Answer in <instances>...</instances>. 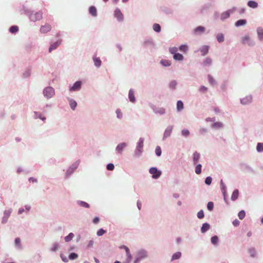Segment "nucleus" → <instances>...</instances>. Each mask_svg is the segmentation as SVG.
Returning <instances> with one entry per match:
<instances>
[{"label":"nucleus","mask_w":263,"mask_h":263,"mask_svg":"<svg viewBox=\"0 0 263 263\" xmlns=\"http://www.w3.org/2000/svg\"><path fill=\"white\" fill-rule=\"evenodd\" d=\"M207 208L209 210L212 211L214 208V203L213 202H209L207 204Z\"/></svg>","instance_id":"79ce46f5"},{"label":"nucleus","mask_w":263,"mask_h":263,"mask_svg":"<svg viewBox=\"0 0 263 263\" xmlns=\"http://www.w3.org/2000/svg\"><path fill=\"white\" fill-rule=\"evenodd\" d=\"M29 181L30 182H32L33 183V182H36L37 181V180L34 178L31 177L29 178Z\"/></svg>","instance_id":"0e129e2a"},{"label":"nucleus","mask_w":263,"mask_h":263,"mask_svg":"<svg viewBox=\"0 0 263 263\" xmlns=\"http://www.w3.org/2000/svg\"><path fill=\"white\" fill-rule=\"evenodd\" d=\"M181 254L180 252H176L175 254H174L172 256V259L175 260V259H179L181 257Z\"/></svg>","instance_id":"7c9ffc66"},{"label":"nucleus","mask_w":263,"mask_h":263,"mask_svg":"<svg viewBox=\"0 0 263 263\" xmlns=\"http://www.w3.org/2000/svg\"><path fill=\"white\" fill-rule=\"evenodd\" d=\"M78 203L80 205L85 207V208H88L89 206V204L84 201H80L78 202Z\"/></svg>","instance_id":"37998d69"},{"label":"nucleus","mask_w":263,"mask_h":263,"mask_svg":"<svg viewBox=\"0 0 263 263\" xmlns=\"http://www.w3.org/2000/svg\"><path fill=\"white\" fill-rule=\"evenodd\" d=\"M126 146V144L125 143H121L118 145L116 147V151L119 153H121L123 149Z\"/></svg>","instance_id":"9d476101"},{"label":"nucleus","mask_w":263,"mask_h":263,"mask_svg":"<svg viewBox=\"0 0 263 263\" xmlns=\"http://www.w3.org/2000/svg\"><path fill=\"white\" fill-rule=\"evenodd\" d=\"M59 247V245L57 243H54L50 250L52 252H55L58 249Z\"/></svg>","instance_id":"a18cd8bd"},{"label":"nucleus","mask_w":263,"mask_h":263,"mask_svg":"<svg viewBox=\"0 0 263 263\" xmlns=\"http://www.w3.org/2000/svg\"><path fill=\"white\" fill-rule=\"evenodd\" d=\"M222 126V123H220V122H216V123H215L214 124H213V127H215V128H220V127H221Z\"/></svg>","instance_id":"864d4df0"},{"label":"nucleus","mask_w":263,"mask_h":263,"mask_svg":"<svg viewBox=\"0 0 263 263\" xmlns=\"http://www.w3.org/2000/svg\"><path fill=\"white\" fill-rule=\"evenodd\" d=\"M116 114H117V117L118 118H121L122 117V113H121V110L120 109H117Z\"/></svg>","instance_id":"13d9d810"},{"label":"nucleus","mask_w":263,"mask_h":263,"mask_svg":"<svg viewBox=\"0 0 263 263\" xmlns=\"http://www.w3.org/2000/svg\"><path fill=\"white\" fill-rule=\"evenodd\" d=\"M9 31L12 33H16L18 31V27L16 26H13L10 28Z\"/></svg>","instance_id":"c756f323"},{"label":"nucleus","mask_w":263,"mask_h":263,"mask_svg":"<svg viewBox=\"0 0 263 263\" xmlns=\"http://www.w3.org/2000/svg\"><path fill=\"white\" fill-rule=\"evenodd\" d=\"M15 243L18 248H21V240L19 238L15 239Z\"/></svg>","instance_id":"5fc2aeb1"},{"label":"nucleus","mask_w":263,"mask_h":263,"mask_svg":"<svg viewBox=\"0 0 263 263\" xmlns=\"http://www.w3.org/2000/svg\"><path fill=\"white\" fill-rule=\"evenodd\" d=\"M256 149L258 152H263V143H258Z\"/></svg>","instance_id":"f704fd0d"},{"label":"nucleus","mask_w":263,"mask_h":263,"mask_svg":"<svg viewBox=\"0 0 263 263\" xmlns=\"http://www.w3.org/2000/svg\"><path fill=\"white\" fill-rule=\"evenodd\" d=\"M142 257H137L135 260V262L134 263H139V261L141 260Z\"/></svg>","instance_id":"69168bd1"},{"label":"nucleus","mask_w":263,"mask_h":263,"mask_svg":"<svg viewBox=\"0 0 263 263\" xmlns=\"http://www.w3.org/2000/svg\"><path fill=\"white\" fill-rule=\"evenodd\" d=\"M78 254L75 253H71L69 255V258L71 260H73V259H76L77 258H78Z\"/></svg>","instance_id":"ea45409f"},{"label":"nucleus","mask_w":263,"mask_h":263,"mask_svg":"<svg viewBox=\"0 0 263 263\" xmlns=\"http://www.w3.org/2000/svg\"><path fill=\"white\" fill-rule=\"evenodd\" d=\"M126 255H127L128 261H130L132 258L130 253L129 252V253H127Z\"/></svg>","instance_id":"680f3d73"},{"label":"nucleus","mask_w":263,"mask_h":263,"mask_svg":"<svg viewBox=\"0 0 263 263\" xmlns=\"http://www.w3.org/2000/svg\"><path fill=\"white\" fill-rule=\"evenodd\" d=\"M217 40L219 42H222L224 41V36L222 33H219L216 36Z\"/></svg>","instance_id":"2f4dec72"},{"label":"nucleus","mask_w":263,"mask_h":263,"mask_svg":"<svg viewBox=\"0 0 263 263\" xmlns=\"http://www.w3.org/2000/svg\"><path fill=\"white\" fill-rule=\"evenodd\" d=\"M156 154L158 156H160L161 154V149L159 146H157L155 149Z\"/></svg>","instance_id":"de8ad7c7"},{"label":"nucleus","mask_w":263,"mask_h":263,"mask_svg":"<svg viewBox=\"0 0 263 263\" xmlns=\"http://www.w3.org/2000/svg\"><path fill=\"white\" fill-rule=\"evenodd\" d=\"M210 228V226L209 224H208V223H204L202 224V226L201 229V231L202 233H204L208 230H209Z\"/></svg>","instance_id":"4468645a"},{"label":"nucleus","mask_w":263,"mask_h":263,"mask_svg":"<svg viewBox=\"0 0 263 263\" xmlns=\"http://www.w3.org/2000/svg\"><path fill=\"white\" fill-rule=\"evenodd\" d=\"M51 27L49 24H45L42 26L40 28V32L42 33H46L50 31Z\"/></svg>","instance_id":"39448f33"},{"label":"nucleus","mask_w":263,"mask_h":263,"mask_svg":"<svg viewBox=\"0 0 263 263\" xmlns=\"http://www.w3.org/2000/svg\"><path fill=\"white\" fill-rule=\"evenodd\" d=\"M172 129L173 127L172 126L168 127L164 132V137L166 138L168 137L171 135Z\"/></svg>","instance_id":"dca6fc26"},{"label":"nucleus","mask_w":263,"mask_h":263,"mask_svg":"<svg viewBox=\"0 0 263 263\" xmlns=\"http://www.w3.org/2000/svg\"><path fill=\"white\" fill-rule=\"evenodd\" d=\"M212 63V60L210 58H206L203 62V64L205 66H209Z\"/></svg>","instance_id":"a19ab883"},{"label":"nucleus","mask_w":263,"mask_h":263,"mask_svg":"<svg viewBox=\"0 0 263 263\" xmlns=\"http://www.w3.org/2000/svg\"><path fill=\"white\" fill-rule=\"evenodd\" d=\"M220 184H221V191H222V194L223 195L224 198H225L226 193V187L223 184L222 180H221Z\"/></svg>","instance_id":"cd10ccee"},{"label":"nucleus","mask_w":263,"mask_h":263,"mask_svg":"<svg viewBox=\"0 0 263 263\" xmlns=\"http://www.w3.org/2000/svg\"><path fill=\"white\" fill-rule=\"evenodd\" d=\"M190 132L188 129H184L182 130V135L184 136H187L189 135Z\"/></svg>","instance_id":"3c124183"},{"label":"nucleus","mask_w":263,"mask_h":263,"mask_svg":"<svg viewBox=\"0 0 263 263\" xmlns=\"http://www.w3.org/2000/svg\"><path fill=\"white\" fill-rule=\"evenodd\" d=\"M149 173L152 174V178L154 179L158 178L161 174V172L158 171L156 167L151 168L149 169Z\"/></svg>","instance_id":"7ed1b4c3"},{"label":"nucleus","mask_w":263,"mask_h":263,"mask_svg":"<svg viewBox=\"0 0 263 263\" xmlns=\"http://www.w3.org/2000/svg\"><path fill=\"white\" fill-rule=\"evenodd\" d=\"M242 43L243 44H247L249 46H252L254 44V43L251 40L248 35H246L242 38Z\"/></svg>","instance_id":"20e7f679"},{"label":"nucleus","mask_w":263,"mask_h":263,"mask_svg":"<svg viewBox=\"0 0 263 263\" xmlns=\"http://www.w3.org/2000/svg\"><path fill=\"white\" fill-rule=\"evenodd\" d=\"M160 63L164 66H169L171 64V61L167 60H162Z\"/></svg>","instance_id":"bb28decb"},{"label":"nucleus","mask_w":263,"mask_h":263,"mask_svg":"<svg viewBox=\"0 0 263 263\" xmlns=\"http://www.w3.org/2000/svg\"><path fill=\"white\" fill-rule=\"evenodd\" d=\"M128 98L130 101H131L132 102H134L135 101L134 92L132 89H130L129 91Z\"/></svg>","instance_id":"2eb2a0df"},{"label":"nucleus","mask_w":263,"mask_h":263,"mask_svg":"<svg viewBox=\"0 0 263 263\" xmlns=\"http://www.w3.org/2000/svg\"><path fill=\"white\" fill-rule=\"evenodd\" d=\"M77 102L73 100H70V106L72 109L74 110L77 106Z\"/></svg>","instance_id":"4c0bfd02"},{"label":"nucleus","mask_w":263,"mask_h":263,"mask_svg":"<svg viewBox=\"0 0 263 263\" xmlns=\"http://www.w3.org/2000/svg\"><path fill=\"white\" fill-rule=\"evenodd\" d=\"M206 90H207V88L204 86H202L200 87V90L201 91H206Z\"/></svg>","instance_id":"e2e57ef3"},{"label":"nucleus","mask_w":263,"mask_h":263,"mask_svg":"<svg viewBox=\"0 0 263 263\" xmlns=\"http://www.w3.org/2000/svg\"><path fill=\"white\" fill-rule=\"evenodd\" d=\"M99 218L98 217H96L93 219V222L94 223H97L99 221Z\"/></svg>","instance_id":"052dcab7"},{"label":"nucleus","mask_w":263,"mask_h":263,"mask_svg":"<svg viewBox=\"0 0 263 263\" xmlns=\"http://www.w3.org/2000/svg\"><path fill=\"white\" fill-rule=\"evenodd\" d=\"M143 146V139L142 138H140L139 140V141L138 142V144L136 148V151L138 153V154H140L141 153V149H142Z\"/></svg>","instance_id":"423d86ee"},{"label":"nucleus","mask_w":263,"mask_h":263,"mask_svg":"<svg viewBox=\"0 0 263 263\" xmlns=\"http://www.w3.org/2000/svg\"><path fill=\"white\" fill-rule=\"evenodd\" d=\"M205 31V28L202 26H199L194 29V32L196 34L203 33Z\"/></svg>","instance_id":"f3484780"},{"label":"nucleus","mask_w":263,"mask_h":263,"mask_svg":"<svg viewBox=\"0 0 263 263\" xmlns=\"http://www.w3.org/2000/svg\"><path fill=\"white\" fill-rule=\"evenodd\" d=\"M153 29L157 32H159L161 30V27L158 24H154L153 26Z\"/></svg>","instance_id":"c85d7f7f"},{"label":"nucleus","mask_w":263,"mask_h":263,"mask_svg":"<svg viewBox=\"0 0 263 263\" xmlns=\"http://www.w3.org/2000/svg\"><path fill=\"white\" fill-rule=\"evenodd\" d=\"M258 37L260 40H263V28L259 27L257 30Z\"/></svg>","instance_id":"6ab92c4d"},{"label":"nucleus","mask_w":263,"mask_h":263,"mask_svg":"<svg viewBox=\"0 0 263 263\" xmlns=\"http://www.w3.org/2000/svg\"><path fill=\"white\" fill-rule=\"evenodd\" d=\"M209 51V46H203L201 49H200V52L201 53V55L202 56L205 55L208 53Z\"/></svg>","instance_id":"ddd939ff"},{"label":"nucleus","mask_w":263,"mask_h":263,"mask_svg":"<svg viewBox=\"0 0 263 263\" xmlns=\"http://www.w3.org/2000/svg\"><path fill=\"white\" fill-rule=\"evenodd\" d=\"M239 192L238 190H235L232 193L231 196V199L233 201L237 199L238 197Z\"/></svg>","instance_id":"aec40b11"},{"label":"nucleus","mask_w":263,"mask_h":263,"mask_svg":"<svg viewBox=\"0 0 263 263\" xmlns=\"http://www.w3.org/2000/svg\"><path fill=\"white\" fill-rule=\"evenodd\" d=\"M177 85V82L175 81H172L170 84V87L173 88H175Z\"/></svg>","instance_id":"6e6d98bb"},{"label":"nucleus","mask_w":263,"mask_h":263,"mask_svg":"<svg viewBox=\"0 0 263 263\" xmlns=\"http://www.w3.org/2000/svg\"><path fill=\"white\" fill-rule=\"evenodd\" d=\"M93 62H94V63H95V65L99 67L101 66V61L100 60V59L99 58H97L96 57H95L93 59Z\"/></svg>","instance_id":"4be33fe9"},{"label":"nucleus","mask_w":263,"mask_h":263,"mask_svg":"<svg viewBox=\"0 0 263 263\" xmlns=\"http://www.w3.org/2000/svg\"><path fill=\"white\" fill-rule=\"evenodd\" d=\"M177 108L178 111H180L183 108V104L181 101H178L177 102Z\"/></svg>","instance_id":"a878e982"},{"label":"nucleus","mask_w":263,"mask_h":263,"mask_svg":"<svg viewBox=\"0 0 263 263\" xmlns=\"http://www.w3.org/2000/svg\"><path fill=\"white\" fill-rule=\"evenodd\" d=\"M218 241V237L217 236H214L211 238V242L215 245H217Z\"/></svg>","instance_id":"473e14b6"},{"label":"nucleus","mask_w":263,"mask_h":263,"mask_svg":"<svg viewBox=\"0 0 263 263\" xmlns=\"http://www.w3.org/2000/svg\"><path fill=\"white\" fill-rule=\"evenodd\" d=\"M106 233V231L104 230L103 229H99L97 234L98 236H102L103 234H104Z\"/></svg>","instance_id":"49530a36"},{"label":"nucleus","mask_w":263,"mask_h":263,"mask_svg":"<svg viewBox=\"0 0 263 263\" xmlns=\"http://www.w3.org/2000/svg\"><path fill=\"white\" fill-rule=\"evenodd\" d=\"M61 41L59 40L56 42L52 44L49 48V52H51L52 50L56 49L61 44Z\"/></svg>","instance_id":"6e6552de"},{"label":"nucleus","mask_w":263,"mask_h":263,"mask_svg":"<svg viewBox=\"0 0 263 263\" xmlns=\"http://www.w3.org/2000/svg\"><path fill=\"white\" fill-rule=\"evenodd\" d=\"M212 182V178L211 177H208L205 180V183L207 185H210Z\"/></svg>","instance_id":"603ef678"},{"label":"nucleus","mask_w":263,"mask_h":263,"mask_svg":"<svg viewBox=\"0 0 263 263\" xmlns=\"http://www.w3.org/2000/svg\"><path fill=\"white\" fill-rule=\"evenodd\" d=\"M73 237H74L73 234L72 233H70L69 234V235L68 236L65 237V240L66 242L70 241L71 240H72V239L73 238Z\"/></svg>","instance_id":"72a5a7b5"},{"label":"nucleus","mask_w":263,"mask_h":263,"mask_svg":"<svg viewBox=\"0 0 263 263\" xmlns=\"http://www.w3.org/2000/svg\"><path fill=\"white\" fill-rule=\"evenodd\" d=\"M44 96L47 97V98L49 99L51 98L53 95L54 94V89L51 87H46L44 90Z\"/></svg>","instance_id":"f03ea898"},{"label":"nucleus","mask_w":263,"mask_h":263,"mask_svg":"<svg viewBox=\"0 0 263 263\" xmlns=\"http://www.w3.org/2000/svg\"><path fill=\"white\" fill-rule=\"evenodd\" d=\"M174 59L176 60L182 61L183 59V56L180 53H176L174 55Z\"/></svg>","instance_id":"393cba45"},{"label":"nucleus","mask_w":263,"mask_h":263,"mask_svg":"<svg viewBox=\"0 0 263 263\" xmlns=\"http://www.w3.org/2000/svg\"><path fill=\"white\" fill-rule=\"evenodd\" d=\"M90 14L93 16H96L97 15V9L95 7L91 6L89 9Z\"/></svg>","instance_id":"f8f14e48"},{"label":"nucleus","mask_w":263,"mask_h":263,"mask_svg":"<svg viewBox=\"0 0 263 263\" xmlns=\"http://www.w3.org/2000/svg\"><path fill=\"white\" fill-rule=\"evenodd\" d=\"M230 16V12L229 11L223 12L221 15V19L222 20H224Z\"/></svg>","instance_id":"5701e85b"},{"label":"nucleus","mask_w":263,"mask_h":263,"mask_svg":"<svg viewBox=\"0 0 263 263\" xmlns=\"http://www.w3.org/2000/svg\"><path fill=\"white\" fill-rule=\"evenodd\" d=\"M106 168L108 171H112L114 168V165L112 163H109L107 165Z\"/></svg>","instance_id":"09e8293b"},{"label":"nucleus","mask_w":263,"mask_h":263,"mask_svg":"<svg viewBox=\"0 0 263 263\" xmlns=\"http://www.w3.org/2000/svg\"><path fill=\"white\" fill-rule=\"evenodd\" d=\"M169 51L172 54H174V55L176 53V52L178 51V48L175 47H171L169 49Z\"/></svg>","instance_id":"c03bdc74"},{"label":"nucleus","mask_w":263,"mask_h":263,"mask_svg":"<svg viewBox=\"0 0 263 263\" xmlns=\"http://www.w3.org/2000/svg\"><path fill=\"white\" fill-rule=\"evenodd\" d=\"M187 48H188L187 46L185 45H181L179 47L180 50L182 52H186V51L187 50Z\"/></svg>","instance_id":"58836bf2"},{"label":"nucleus","mask_w":263,"mask_h":263,"mask_svg":"<svg viewBox=\"0 0 263 263\" xmlns=\"http://www.w3.org/2000/svg\"><path fill=\"white\" fill-rule=\"evenodd\" d=\"M201 172V165L198 164L195 167V173L197 174H200Z\"/></svg>","instance_id":"c9c22d12"},{"label":"nucleus","mask_w":263,"mask_h":263,"mask_svg":"<svg viewBox=\"0 0 263 263\" xmlns=\"http://www.w3.org/2000/svg\"><path fill=\"white\" fill-rule=\"evenodd\" d=\"M93 244V240H90L88 243V246H92Z\"/></svg>","instance_id":"774afa93"},{"label":"nucleus","mask_w":263,"mask_h":263,"mask_svg":"<svg viewBox=\"0 0 263 263\" xmlns=\"http://www.w3.org/2000/svg\"><path fill=\"white\" fill-rule=\"evenodd\" d=\"M252 101V97L251 96H246L245 98L241 100V103L242 104H247Z\"/></svg>","instance_id":"9b49d317"},{"label":"nucleus","mask_w":263,"mask_h":263,"mask_svg":"<svg viewBox=\"0 0 263 263\" xmlns=\"http://www.w3.org/2000/svg\"><path fill=\"white\" fill-rule=\"evenodd\" d=\"M197 217L199 219H201L204 217V213L202 210H201L198 212Z\"/></svg>","instance_id":"8fccbe9b"},{"label":"nucleus","mask_w":263,"mask_h":263,"mask_svg":"<svg viewBox=\"0 0 263 263\" xmlns=\"http://www.w3.org/2000/svg\"><path fill=\"white\" fill-rule=\"evenodd\" d=\"M247 21L245 20H239L235 23V26L236 27H239L242 25H246Z\"/></svg>","instance_id":"412c9836"},{"label":"nucleus","mask_w":263,"mask_h":263,"mask_svg":"<svg viewBox=\"0 0 263 263\" xmlns=\"http://www.w3.org/2000/svg\"><path fill=\"white\" fill-rule=\"evenodd\" d=\"M137 206L138 209L140 210L141 207V203L139 201L137 202Z\"/></svg>","instance_id":"338daca9"},{"label":"nucleus","mask_w":263,"mask_h":263,"mask_svg":"<svg viewBox=\"0 0 263 263\" xmlns=\"http://www.w3.org/2000/svg\"><path fill=\"white\" fill-rule=\"evenodd\" d=\"M208 78H209V82L212 85H214L215 83V80H214V79L210 76H209Z\"/></svg>","instance_id":"4d7b16f0"},{"label":"nucleus","mask_w":263,"mask_h":263,"mask_svg":"<svg viewBox=\"0 0 263 263\" xmlns=\"http://www.w3.org/2000/svg\"><path fill=\"white\" fill-rule=\"evenodd\" d=\"M233 224L234 226L237 227L239 224V221L237 219H235L233 221Z\"/></svg>","instance_id":"bf43d9fd"},{"label":"nucleus","mask_w":263,"mask_h":263,"mask_svg":"<svg viewBox=\"0 0 263 263\" xmlns=\"http://www.w3.org/2000/svg\"><path fill=\"white\" fill-rule=\"evenodd\" d=\"M248 6L252 8H256L258 6V4L255 1H250L248 2Z\"/></svg>","instance_id":"a211bd4d"},{"label":"nucleus","mask_w":263,"mask_h":263,"mask_svg":"<svg viewBox=\"0 0 263 263\" xmlns=\"http://www.w3.org/2000/svg\"><path fill=\"white\" fill-rule=\"evenodd\" d=\"M115 15L119 21H121L123 18V14L119 9H116L115 10Z\"/></svg>","instance_id":"1a4fd4ad"},{"label":"nucleus","mask_w":263,"mask_h":263,"mask_svg":"<svg viewBox=\"0 0 263 263\" xmlns=\"http://www.w3.org/2000/svg\"><path fill=\"white\" fill-rule=\"evenodd\" d=\"M42 12H33L30 14L29 18L31 21L36 22L42 18Z\"/></svg>","instance_id":"f257e3e1"},{"label":"nucleus","mask_w":263,"mask_h":263,"mask_svg":"<svg viewBox=\"0 0 263 263\" xmlns=\"http://www.w3.org/2000/svg\"><path fill=\"white\" fill-rule=\"evenodd\" d=\"M81 86V82L80 81H77L70 88V90L77 91L80 90Z\"/></svg>","instance_id":"0eeeda50"},{"label":"nucleus","mask_w":263,"mask_h":263,"mask_svg":"<svg viewBox=\"0 0 263 263\" xmlns=\"http://www.w3.org/2000/svg\"><path fill=\"white\" fill-rule=\"evenodd\" d=\"M246 215V213L245 211L242 210L240 211L238 213V217L240 219H243Z\"/></svg>","instance_id":"e433bc0d"},{"label":"nucleus","mask_w":263,"mask_h":263,"mask_svg":"<svg viewBox=\"0 0 263 263\" xmlns=\"http://www.w3.org/2000/svg\"><path fill=\"white\" fill-rule=\"evenodd\" d=\"M199 158L200 155L199 153H198L197 152H195L193 154V161L195 164L198 162V161L199 159Z\"/></svg>","instance_id":"b1692460"}]
</instances>
